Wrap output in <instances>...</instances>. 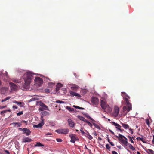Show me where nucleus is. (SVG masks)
I'll return each instance as SVG.
<instances>
[{
  "label": "nucleus",
  "instance_id": "61",
  "mask_svg": "<svg viewBox=\"0 0 154 154\" xmlns=\"http://www.w3.org/2000/svg\"><path fill=\"white\" fill-rule=\"evenodd\" d=\"M109 131L112 134H114V133L110 129H109Z\"/></svg>",
  "mask_w": 154,
  "mask_h": 154
},
{
  "label": "nucleus",
  "instance_id": "62",
  "mask_svg": "<svg viewBox=\"0 0 154 154\" xmlns=\"http://www.w3.org/2000/svg\"><path fill=\"white\" fill-rule=\"evenodd\" d=\"M153 140L152 141V144H154V135H153Z\"/></svg>",
  "mask_w": 154,
  "mask_h": 154
},
{
  "label": "nucleus",
  "instance_id": "37",
  "mask_svg": "<svg viewBox=\"0 0 154 154\" xmlns=\"http://www.w3.org/2000/svg\"><path fill=\"white\" fill-rule=\"evenodd\" d=\"M49 123L50 125H51L52 126H54L55 125V123L53 122H49Z\"/></svg>",
  "mask_w": 154,
  "mask_h": 154
},
{
  "label": "nucleus",
  "instance_id": "22",
  "mask_svg": "<svg viewBox=\"0 0 154 154\" xmlns=\"http://www.w3.org/2000/svg\"><path fill=\"white\" fill-rule=\"evenodd\" d=\"M116 137L117 138H119V137L120 138H121V139H122V138H123L125 139V140H126V141H127L128 140L127 138L126 137H125L124 136L122 135V134H119V136H118L117 135H116Z\"/></svg>",
  "mask_w": 154,
  "mask_h": 154
},
{
  "label": "nucleus",
  "instance_id": "50",
  "mask_svg": "<svg viewBox=\"0 0 154 154\" xmlns=\"http://www.w3.org/2000/svg\"><path fill=\"white\" fill-rule=\"evenodd\" d=\"M21 123H26V125H27V122L26 121H25V120H22V121H21Z\"/></svg>",
  "mask_w": 154,
  "mask_h": 154
},
{
  "label": "nucleus",
  "instance_id": "18",
  "mask_svg": "<svg viewBox=\"0 0 154 154\" xmlns=\"http://www.w3.org/2000/svg\"><path fill=\"white\" fill-rule=\"evenodd\" d=\"M119 140L125 146H127L128 142L127 141L125 140L124 139H121V138H118Z\"/></svg>",
  "mask_w": 154,
  "mask_h": 154
},
{
  "label": "nucleus",
  "instance_id": "38",
  "mask_svg": "<svg viewBox=\"0 0 154 154\" xmlns=\"http://www.w3.org/2000/svg\"><path fill=\"white\" fill-rule=\"evenodd\" d=\"M128 138L129 139V141L132 143H134V141H133L132 137L130 136H128Z\"/></svg>",
  "mask_w": 154,
  "mask_h": 154
},
{
  "label": "nucleus",
  "instance_id": "2",
  "mask_svg": "<svg viewBox=\"0 0 154 154\" xmlns=\"http://www.w3.org/2000/svg\"><path fill=\"white\" fill-rule=\"evenodd\" d=\"M123 98L125 100L127 105L126 106H124L123 109V112L126 115L128 112L132 110V105L127 98L123 97Z\"/></svg>",
  "mask_w": 154,
  "mask_h": 154
},
{
  "label": "nucleus",
  "instance_id": "44",
  "mask_svg": "<svg viewBox=\"0 0 154 154\" xmlns=\"http://www.w3.org/2000/svg\"><path fill=\"white\" fill-rule=\"evenodd\" d=\"M149 151L150 152V154H154V151L152 149H149Z\"/></svg>",
  "mask_w": 154,
  "mask_h": 154
},
{
  "label": "nucleus",
  "instance_id": "35",
  "mask_svg": "<svg viewBox=\"0 0 154 154\" xmlns=\"http://www.w3.org/2000/svg\"><path fill=\"white\" fill-rule=\"evenodd\" d=\"M49 87H52L53 86H54L55 85V84L53 82H49Z\"/></svg>",
  "mask_w": 154,
  "mask_h": 154
},
{
  "label": "nucleus",
  "instance_id": "6",
  "mask_svg": "<svg viewBox=\"0 0 154 154\" xmlns=\"http://www.w3.org/2000/svg\"><path fill=\"white\" fill-rule=\"evenodd\" d=\"M119 109L118 106H114L113 113V115L114 116L117 117L118 116L119 114Z\"/></svg>",
  "mask_w": 154,
  "mask_h": 154
},
{
  "label": "nucleus",
  "instance_id": "31",
  "mask_svg": "<svg viewBox=\"0 0 154 154\" xmlns=\"http://www.w3.org/2000/svg\"><path fill=\"white\" fill-rule=\"evenodd\" d=\"M85 136L87 137L90 140H91L93 139L92 137L90 134H86V135H85Z\"/></svg>",
  "mask_w": 154,
  "mask_h": 154
},
{
  "label": "nucleus",
  "instance_id": "41",
  "mask_svg": "<svg viewBox=\"0 0 154 154\" xmlns=\"http://www.w3.org/2000/svg\"><path fill=\"white\" fill-rule=\"evenodd\" d=\"M146 122L148 125L149 126V120L148 119H146Z\"/></svg>",
  "mask_w": 154,
  "mask_h": 154
},
{
  "label": "nucleus",
  "instance_id": "5",
  "mask_svg": "<svg viewBox=\"0 0 154 154\" xmlns=\"http://www.w3.org/2000/svg\"><path fill=\"white\" fill-rule=\"evenodd\" d=\"M38 104L40 106V107L38 109V110L39 111H43L47 109L48 107L42 102L41 101L39 102Z\"/></svg>",
  "mask_w": 154,
  "mask_h": 154
},
{
  "label": "nucleus",
  "instance_id": "47",
  "mask_svg": "<svg viewBox=\"0 0 154 154\" xmlns=\"http://www.w3.org/2000/svg\"><path fill=\"white\" fill-rule=\"evenodd\" d=\"M56 102L57 103H64V102L60 100H57Z\"/></svg>",
  "mask_w": 154,
  "mask_h": 154
},
{
  "label": "nucleus",
  "instance_id": "46",
  "mask_svg": "<svg viewBox=\"0 0 154 154\" xmlns=\"http://www.w3.org/2000/svg\"><path fill=\"white\" fill-rule=\"evenodd\" d=\"M106 147L107 149L110 150L109 149L110 148V147L109 146V145L108 144H107L106 145Z\"/></svg>",
  "mask_w": 154,
  "mask_h": 154
},
{
  "label": "nucleus",
  "instance_id": "36",
  "mask_svg": "<svg viewBox=\"0 0 154 154\" xmlns=\"http://www.w3.org/2000/svg\"><path fill=\"white\" fill-rule=\"evenodd\" d=\"M129 146L130 149L132 150H134L135 149V148L131 144H129Z\"/></svg>",
  "mask_w": 154,
  "mask_h": 154
},
{
  "label": "nucleus",
  "instance_id": "29",
  "mask_svg": "<svg viewBox=\"0 0 154 154\" xmlns=\"http://www.w3.org/2000/svg\"><path fill=\"white\" fill-rule=\"evenodd\" d=\"M137 140H138L139 139L143 143H146V142L145 141V139H143V138L142 137V138H141V137H137Z\"/></svg>",
  "mask_w": 154,
  "mask_h": 154
},
{
  "label": "nucleus",
  "instance_id": "26",
  "mask_svg": "<svg viewBox=\"0 0 154 154\" xmlns=\"http://www.w3.org/2000/svg\"><path fill=\"white\" fill-rule=\"evenodd\" d=\"M66 109L70 112L73 111L74 110V109L73 108H71L70 107L67 106Z\"/></svg>",
  "mask_w": 154,
  "mask_h": 154
},
{
  "label": "nucleus",
  "instance_id": "15",
  "mask_svg": "<svg viewBox=\"0 0 154 154\" xmlns=\"http://www.w3.org/2000/svg\"><path fill=\"white\" fill-rule=\"evenodd\" d=\"M44 125L43 120H42L41 123H39L38 124L36 125H34V128H41Z\"/></svg>",
  "mask_w": 154,
  "mask_h": 154
},
{
  "label": "nucleus",
  "instance_id": "10",
  "mask_svg": "<svg viewBox=\"0 0 154 154\" xmlns=\"http://www.w3.org/2000/svg\"><path fill=\"white\" fill-rule=\"evenodd\" d=\"M23 134H25L26 135L28 136L31 133L29 129L26 128H23Z\"/></svg>",
  "mask_w": 154,
  "mask_h": 154
},
{
  "label": "nucleus",
  "instance_id": "59",
  "mask_svg": "<svg viewBox=\"0 0 154 154\" xmlns=\"http://www.w3.org/2000/svg\"><path fill=\"white\" fill-rule=\"evenodd\" d=\"M84 121L86 122L87 124H88L89 122L88 120L85 119Z\"/></svg>",
  "mask_w": 154,
  "mask_h": 154
},
{
  "label": "nucleus",
  "instance_id": "3",
  "mask_svg": "<svg viewBox=\"0 0 154 154\" xmlns=\"http://www.w3.org/2000/svg\"><path fill=\"white\" fill-rule=\"evenodd\" d=\"M55 131L60 134H67L69 132L68 128H60Z\"/></svg>",
  "mask_w": 154,
  "mask_h": 154
},
{
  "label": "nucleus",
  "instance_id": "55",
  "mask_svg": "<svg viewBox=\"0 0 154 154\" xmlns=\"http://www.w3.org/2000/svg\"><path fill=\"white\" fill-rule=\"evenodd\" d=\"M112 154H118L115 151H112Z\"/></svg>",
  "mask_w": 154,
  "mask_h": 154
},
{
  "label": "nucleus",
  "instance_id": "64",
  "mask_svg": "<svg viewBox=\"0 0 154 154\" xmlns=\"http://www.w3.org/2000/svg\"><path fill=\"white\" fill-rule=\"evenodd\" d=\"M124 93L125 94V96L127 97L128 98H130V97L128 96V95H127L125 93Z\"/></svg>",
  "mask_w": 154,
  "mask_h": 154
},
{
  "label": "nucleus",
  "instance_id": "20",
  "mask_svg": "<svg viewBox=\"0 0 154 154\" xmlns=\"http://www.w3.org/2000/svg\"><path fill=\"white\" fill-rule=\"evenodd\" d=\"M63 85L61 83H58L56 86V92L58 91L60 88L62 87Z\"/></svg>",
  "mask_w": 154,
  "mask_h": 154
},
{
  "label": "nucleus",
  "instance_id": "45",
  "mask_svg": "<svg viewBox=\"0 0 154 154\" xmlns=\"http://www.w3.org/2000/svg\"><path fill=\"white\" fill-rule=\"evenodd\" d=\"M23 114V111H20L19 112L17 113V116H19L20 115H21Z\"/></svg>",
  "mask_w": 154,
  "mask_h": 154
},
{
  "label": "nucleus",
  "instance_id": "57",
  "mask_svg": "<svg viewBox=\"0 0 154 154\" xmlns=\"http://www.w3.org/2000/svg\"><path fill=\"white\" fill-rule=\"evenodd\" d=\"M73 106L75 108H76V109H78V108H79V107L78 106H75V105H73Z\"/></svg>",
  "mask_w": 154,
  "mask_h": 154
},
{
  "label": "nucleus",
  "instance_id": "54",
  "mask_svg": "<svg viewBox=\"0 0 154 154\" xmlns=\"http://www.w3.org/2000/svg\"><path fill=\"white\" fill-rule=\"evenodd\" d=\"M88 124L91 127H92V124L90 122Z\"/></svg>",
  "mask_w": 154,
  "mask_h": 154
},
{
  "label": "nucleus",
  "instance_id": "25",
  "mask_svg": "<svg viewBox=\"0 0 154 154\" xmlns=\"http://www.w3.org/2000/svg\"><path fill=\"white\" fill-rule=\"evenodd\" d=\"M44 146V145H43L42 144V143H41L39 142H37L36 143V145H35V147H36V146L40 147V146Z\"/></svg>",
  "mask_w": 154,
  "mask_h": 154
},
{
  "label": "nucleus",
  "instance_id": "34",
  "mask_svg": "<svg viewBox=\"0 0 154 154\" xmlns=\"http://www.w3.org/2000/svg\"><path fill=\"white\" fill-rule=\"evenodd\" d=\"M12 80L14 82L17 83H19L20 82V81L16 79H13Z\"/></svg>",
  "mask_w": 154,
  "mask_h": 154
},
{
  "label": "nucleus",
  "instance_id": "12",
  "mask_svg": "<svg viewBox=\"0 0 154 154\" xmlns=\"http://www.w3.org/2000/svg\"><path fill=\"white\" fill-rule=\"evenodd\" d=\"M112 124L113 125L116 126V128H117V129L119 130L120 131H122V129H121V127L120 125L114 122H112Z\"/></svg>",
  "mask_w": 154,
  "mask_h": 154
},
{
  "label": "nucleus",
  "instance_id": "39",
  "mask_svg": "<svg viewBox=\"0 0 154 154\" xmlns=\"http://www.w3.org/2000/svg\"><path fill=\"white\" fill-rule=\"evenodd\" d=\"M93 124L94 125L95 128H97L100 129V128L99 126L97 124H95V123H93Z\"/></svg>",
  "mask_w": 154,
  "mask_h": 154
},
{
  "label": "nucleus",
  "instance_id": "13",
  "mask_svg": "<svg viewBox=\"0 0 154 154\" xmlns=\"http://www.w3.org/2000/svg\"><path fill=\"white\" fill-rule=\"evenodd\" d=\"M8 90V88L7 87H3L1 89V91L2 94H4L7 92Z\"/></svg>",
  "mask_w": 154,
  "mask_h": 154
},
{
  "label": "nucleus",
  "instance_id": "14",
  "mask_svg": "<svg viewBox=\"0 0 154 154\" xmlns=\"http://www.w3.org/2000/svg\"><path fill=\"white\" fill-rule=\"evenodd\" d=\"M108 105H107L106 103L102 100L101 102V106L102 108L104 110H106V107Z\"/></svg>",
  "mask_w": 154,
  "mask_h": 154
},
{
  "label": "nucleus",
  "instance_id": "11",
  "mask_svg": "<svg viewBox=\"0 0 154 154\" xmlns=\"http://www.w3.org/2000/svg\"><path fill=\"white\" fill-rule=\"evenodd\" d=\"M69 137H70L71 140L70 141L73 143H75V141L76 140V138L75 137V135L74 134H71L69 135Z\"/></svg>",
  "mask_w": 154,
  "mask_h": 154
},
{
  "label": "nucleus",
  "instance_id": "17",
  "mask_svg": "<svg viewBox=\"0 0 154 154\" xmlns=\"http://www.w3.org/2000/svg\"><path fill=\"white\" fill-rule=\"evenodd\" d=\"M70 94L72 96H75L79 97H81V96L79 94L72 91H70Z\"/></svg>",
  "mask_w": 154,
  "mask_h": 154
},
{
  "label": "nucleus",
  "instance_id": "42",
  "mask_svg": "<svg viewBox=\"0 0 154 154\" xmlns=\"http://www.w3.org/2000/svg\"><path fill=\"white\" fill-rule=\"evenodd\" d=\"M3 75L5 76L6 78H8V73L6 71L5 72V73L3 74Z\"/></svg>",
  "mask_w": 154,
  "mask_h": 154
},
{
  "label": "nucleus",
  "instance_id": "8",
  "mask_svg": "<svg viewBox=\"0 0 154 154\" xmlns=\"http://www.w3.org/2000/svg\"><path fill=\"white\" fill-rule=\"evenodd\" d=\"M9 84L11 90L15 91L17 90V86L16 84L12 82L10 83Z\"/></svg>",
  "mask_w": 154,
  "mask_h": 154
},
{
  "label": "nucleus",
  "instance_id": "60",
  "mask_svg": "<svg viewBox=\"0 0 154 154\" xmlns=\"http://www.w3.org/2000/svg\"><path fill=\"white\" fill-rule=\"evenodd\" d=\"M149 149H148L146 150V151L149 154H150V152L148 150Z\"/></svg>",
  "mask_w": 154,
  "mask_h": 154
},
{
  "label": "nucleus",
  "instance_id": "48",
  "mask_svg": "<svg viewBox=\"0 0 154 154\" xmlns=\"http://www.w3.org/2000/svg\"><path fill=\"white\" fill-rule=\"evenodd\" d=\"M12 108H13V110H15V109H16L18 108V107L17 106H16V105H14L13 106Z\"/></svg>",
  "mask_w": 154,
  "mask_h": 154
},
{
  "label": "nucleus",
  "instance_id": "16",
  "mask_svg": "<svg viewBox=\"0 0 154 154\" xmlns=\"http://www.w3.org/2000/svg\"><path fill=\"white\" fill-rule=\"evenodd\" d=\"M14 127H18L22 126V124L21 122H13L11 124Z\"/></svg>",
  "mask_w": 154,
  "mask_h": 154
},
{
  "label": "nucleus",
  "instance_id": "43",
  "mask_svg": "<svg viewBox=\"0 0 154 154\" xmlns=\"http://www.w3.org/2000/svg\"><path fill=\"white\" fill-rule=\"evenodd\" d=\"M56 140L59 142H61L62 141V140L60 138H57Z\"/></svg>",
  "mask_w": 154,
  "mask_h": 154
},
{
  "label": "nucleus",
  "instance_id": "51",
  "mask_svg": "<svg viewBox=\"0 0 154 154\" xmlns=\"http://www.w3.org/2000/svg\"><path fill=\"white\" fill-rule=\"evenodd\" d=\"M128 129L131 131L130 132L131 133V134H132L133 133V129L131 128H128Z\"/></svg>",
  "mask_w": 154,
  "mask_h": 154
},
{
  "label": "nucleus",
  "instance_id": "24",
  "mask_svg": "<svg viewBox=\"0 0 154 154\" xmlns=\"http://www.w3.org/2000/svg\"><path fill=\"white\" fill-rule=\"evenodd\" d=\"M121 124L125 129H127L129 128V126L128 124L122 123H121Z\"/></svg>",
  "mask_w": 154,
  "mask_h": 154
},
{
  "label": "nucleus",
  "instance_id": "9",
  "mask_svg": "<svg viewBox=\"0 0 154 154\" xmlns=\"http://www.w3.org/2000/svg\"><path fill=\"white\" fill-rule=\"evenodd\" d=\"M68 123V125L70 127L73 128L75 125V123L74 121L70 119H69L67 120Z\"/></svg>",
  "mask_w": 154,
  "mask_h": 154
},
{
  "label": "nucleus",
  "instance_id": "27",
  "mask_svg": "<svg viewBox=\"0 0 154 154\" xmlns=\"http://www.w3.org/2000/svg\"><path fill=\"white\" fill-rule=\"evenodd\" d=\"M48 113V112L46 111H43L41 112L42 116H41V119L43 118V116H45L47 115Z\"/></svg>",
  "mask_w": 154,
  "mask_h": 154
},
{
  "label": "nucleus",
  "instance_id": "21",
  "mask_svg": "<svg viewBox=\"0 0 154 154\" xmlns=\"http://www.w3.org/2000/svg\"><path fill=\"white\" fill-rule=\"evenodd\" d=\"M106 110H104V112L107 113L110 112L112 111V108L110 107L109 105H108L106 107Z\"/></svg>",
  "mask_w": 154,
  "mask_h": 154
},
{
  "label": "nucleus",
  "instance_id": "56",
  "mask_svg": "<svg viewBox=\"0 0 154 154\" xmlns=\"http://www.w3.org/2000/svg\"><path fill=\"white\" fill-rule=\"evenodd\" d=\"M109 143L110 144V145L112 146H114V144L113 143V142H109Z\"/></svg>",
  "mask_w": 154,
  "mask_h": 154
},
{
  "label": "nucleus",
  "instance_id": "7",
  "mask_svg": "<svg viewBox=\"0 0 154 154\" xmlns=\"http://www.w3.org/2000/svg\"><path fill=\"white\" fill-rule=\"evenodd\" d=\"M91 101L93 104L97 105L98 104V100L96 97H93L91 98Z\"/></svg>",
  "mask_w": 154,
  "mask_h": 154
},
{
  "label": "nucleus",
  "instance_id": "4",
  "mask_svg": "<svg viewBox=\"0 0 154 154\" xmlns=\"http://www.w3.org/2000/svg\"><path fill=\"white\" fill-rule=\"evenodd\" d=\"M35 84L38 86H40L43 83V81L42 79L40 77H36L34 80Z\"/></svg>",
  "mask_w": 154,
  "mask_h": 154
},
{
  "label": "nucleus",
  "instance_id": "33",
  "mask_svg": "<svg viewBox=\"0 0 154 154\" xmlns=\"http://www.w3.org/2000/svg\"><path fill=\"white\" fill-rule=\"evenodd\" d=\"M38 100V99L37 98H35V97L32 98V99L29 100L28 101V102H31L33 101H35L36 100Z\"/></svg>",
  "mask_w": 154,
  "mask_h": 154
},
{
  "label": "nucleus",
  "instance_id": "1",
  "mask_svg": "<svg viewBox=\"0 0 154 154\" xmlns=\"http://www.w3.org/2000/svg\"><path fill=\"white\" fill-rule=\"evenodd\" d=\"M34 74V73L30 71L25 73L23 77V79L25 82L23 85V88L26 89L28 88V86L31 82L32 79Z\"/></svg>",
  "mask_w": 154,
  "mask_h": 154
},
{
  "label": "nucleus",
  "instance_id": "58",
  "mask_svg": "<svg viewBox=\"0 0 154 154\" xmlns=\"http://www.w3.org/2000/svg\"><path fill=\"white\" fill-rule=\"evenodd\" d=\"M78 109H79L83 110L84 109V108H83L80 107L79 106Z\"/></svg>",
  "mask_w": 154,
  "mask_h": 154
},
{
  "label": "nucleus",
  "instance_id": "28",
  "mask_svg": "<svg viewBox=\"0 0 154 154\" xmlns=\"http://www.w3.org/2000/svg\"><path fill=\"white\" fill-rule=\"evenodd\" d=\"M85 116L87 118L90 119L91 120H92V121H94V119H92V118H91V117H90V116H89V115H88V114L86 113V114H85Z\"/></svg>",
  "mask_w": 154,
  "mask_h": 154
},
{
  "label": "nucleus",
  "instance_id": "30",
  "mask_svg": "<svg viewBox=\"0 0 154 154\" xmlns=\"http://www.w3.org/2000/svg\"><path fill=\"white\" fill-rule=\"evenodd\" d=\"M11 98V97L8 96L7 97H6V98H5L4 99L2 100H1V102L2 103L5 101H7V100H9Z\"/></svg>",
  "mask_w": 154,
  "mask_h": 154
},
{
  "label": "nucleus",
  "instance_id": "53",
  "mask_svg": "<svg viewBox=\"0 0 154 154\" xmlns=\"http://www.w3.org/2000/svg\"><path fill=\"white\" fill-rule=\"evenodd\" d=\"M5 152L8 154H10L9 152L7 150H5Z\"/></svg>",
  "mask_w": 154,
  "mask_h": 154
},
{
  "label": "nucleus",
  "instance_id": "40",
  "mask_svg": "<svg viewBox=\"0 0 154 154\" xmlns=\"http://www.w3.org/2000/svg\"><path fill=\"white\" fill-rule=\"evenodd\" d=\"M6 111H5V110H4L1 111V112H0L1 115H3V116H4L5 115V113H6Z\"/></svg>",
  "mask_w": 154,
  "mask_h": 154
},
{
  "label": "nucleus",
  "instance_id": "49",
  "mask_svg": "<svg viewBox=\"0 0 154 154\" xmlns=\"http://www.w3.org/2000/svg\"><path fill=\"white\" fill-rule=\"evenodd\" d=\"M80 131H81V133L83 134H85V135H86V133H85V132L84 131H83V129H81L80 130Z\"/></svg>",
  "mask_w": 154,
  "mask_h": 154
},
{
  "label": "nucleus",
  "instance_id": "23",
  "mask_svg": "<svg viewBox=\"0 0 154 154\" xmlns=\"http://www.w3.org/2000/svg\"><path fill=\"white\" fill-rule=\"evenodd\" d=\"M31 140H32L31 139L27 137L23 139V142L25 143H26L27 142H30Z\"/></svg>",
  "mask_w": 154,
  "mask_h": 154
},
{
  "label": "nucleus",
  "instance_id": "52",
  "mask_svg": "<svg viewBox=\"0 0 154 154\" xmlns=\"http://www.w3.org/2000/svg\"><path fill=\"white\" fill-rule=\"evenodd\" d=\"M85 149H87L89 151H91V150L90 149H89L87 148L86 145H85Z\"/></svg>",
  "mask_w": 154,
  "mask_h": 154
},
{
  "label": "nucleus",
  "instance_id": "63",
  "mask_svg": "<svg viewBox=\"0 0 154 154\" xmlns=\"http://www.w3.org/2000/svg\"><path fill=\"white\" fill-rule=\"evenodd\" d=\"M18 129L19 130H20V131H22V130L23 131V128H19Z\"/></svg>",
  "mask_w": 154,
  "mask_h": 154
},
{
  "label": "nucleus",
  "instance_id": "32",
  "mask_svg": "<svg viewBox=\"0 0 154 154\" xmlns=\"http://www.w3.org/2000/svg\"><path fill=\"white\" fill-rule=\"evenodd\" d=\"M78 117L80 120L82 121H84L85 119V118L84 117L82 116H79V115L78 116Z\"/></svg>",
  "mask_w": 154,
  "mask_h": 154
},
{
  "label": "nucleus",
  "instance_id": "19",
  "mask_svg": "<svg viewBox=\"0 0 154 154\" xmlns=\"http://www.w3.org/2000/svg\"><path fill=\"white\" fill-rule=\"evenodd\" d=\"M13 103L17 104L18 105H19L21 107H23L24 104L23 102H19L16 101H13Z\"/></svg>",
  "mask_w": 154,
  "mask_h": 154
}]
</instances>
